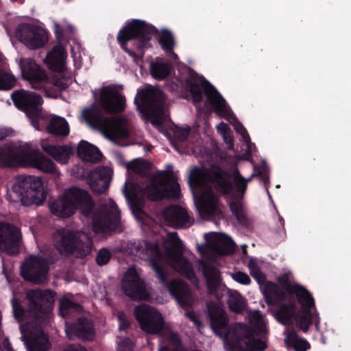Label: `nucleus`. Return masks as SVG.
I'll use <instances>...</instances> for the list:
<instances>
[{"label":"nucleus","instance_id":"nucleus-1","mask_svg":"<svg viewBox=\"0 0 351 351\" xmlns=\"http://www.w3.org/2000/svg\"><path fill=\"white\" fill-rule=\"evenodd\" d=\"M99 104H93L85 108L82 114L83 119L92 128L104 133L117 131L120 126L119 119L108 117L106 113L114 114L123 112L126 107L125 97L114 85L104 86L100 90Z\"/></svg>","mask_w":351,"mask_h":351},{"label":"nucleus","instance_id":"nucleus-2","mask_svg":"<svg viewBox=\"0 0 351 351\" xmlns=\"http://www.w3.org/2000/svg\"><path fill=\"white\" fill-rule=\"evenodd\" d=\"M211 182L214 188L223 196L231 195L234 189L232 175L219 165H213L210 170L193 168L189 178L191 188L207 187L201 196L200 211L207 216L215 215L217 211L219 196L215 195L208 184Z\"/></svg>","mask_w":351,"mask_h":351},{"label":"nucleus","instance_id":"nucleus-3","mask_svg":"<svg viewBox=\"0 0 351 351\" xmlns=\"http://www.w3.org/2000/svg\"><path fill=\"white\" fill-rule=\"evenodd\" d=\"M135 248L136 254L142 259L149 261L160 282L167 288L180 306L184 309L192 307L193 298L189 285L181 280H168L167 272L161 264L162 255L158 244L142 240L136 245Z\"/></svg>","mask_w":351,"mask_h":351},{"label":"nucleus","instance_id":"nucleus-4","mask_svg":"<svg viewBox=\"0 0 351 351\" xmlns=\"http://www.w3.org/2000/svg\"><path fill=\"white\" fill-rule=\"evenodd\" d=\"M158 34L154 25L134 19L119 32L117 40L124 51L137 62L143 60L144 49L152 47V38Z\"/></svg>","mask_w":351,"mask_h":351},{"label":"nucleus","instance_id":"nucleus-5","mask_svg":"<svg viewBox=\"0 0 351 351\" xmlns=\"http://www.w3.org/2000/svg\"><path fill=\"white\" fill-rule=\"evenodd\" d=\"M185 83L194 104L202 102L204 92L207 101L210 104L218 116L226 119L232 114L230 108L217 90L206 79L199 76L191 68L189 69V76L186 78Z\"/></svg>","mask_w":351,"mask_h":351},{"label":"nucleus","instance_id":"nucleus-6","mask_svg":"<svg viewBox=\"0 0 351 351\" xmlns=\"http://www.w3.org/2000/svg\"><path fill=\"white\" fill-rule=\"evenodd\" d=\"M95 203L89 193L78 187L67 189L64 195L51 203V212L60 217L68 218L80 210L85 216L89 215L94 208Z\"/></svg>","mask_w":351,"mask_h":351},{"label":"nucleus","instance_id":"nucleus-7","mask_svg":"<svg viewBox=\"0 0 351 351\" xmlns=\"http://www.w3.org/2000/svg\"><path fill=\"white\" fill-rule=\"evenodd\" d=\"M93 242L91 238L83 232L62 230L58 232L55 247L61 254L73 255L78 258H84L92 252Z\"/></svg>","mask_w":351,"mask_h":351},{"label":"nucleus","instance_id":"nucleus-8","mask_svg":"<svg viewBox=\"0 0 351 351\" xmlns=\"http://www.w3.org/2000/svg\"><path fill=\"white\" fill-rule=\"evenodd\" d=\"M12 192L25 206L40 205L47 198L41 178L34 176H19L12 186Z\"/></svg>","mask_w":351,"mask_h":351},{"label":"nucleus","instance_id":"nucleus-9","mask_svg":"<svg viewBox=\"0 0 351 351\" xmlns=\"http://www.w3.org/2000/svg\"><path fill=\"white\" fill-rule=\"evenodd\" d=\"M165 98L162 91L149 88L141 90L134 98V103L141 112L149 115L154 125L164 123L163 105Z\"/></svg>","mask_w":351,"mask_h":351},{"label":"nucleus","instance_id":"nucleus-10","mask_svg":"<svg viewBox=\"0 0 351 351\" xmlns=\"http://www.w3.org/2000/svg\"><path fill=\"white\" fill-rule=\"evenodd\" d=\"M55 295L56 293L49 289H36L27 292L29 312L37 324L43 325L47 322L48 315L53 307Z\"/></svg>","mask_w":351,"mask_h":351},{"label":"nucleus","instance_id":"nucleus-11","mask_svg":"<svg viewBox=\"0 0 351 351\" xmlns=\"http://www.w3.org/2000/svg\"><path fill=\"white\" fill-rule=\"evenodd\" d=\"M149 199L160 201L164 199H178L180 196V186L178 181L164 172L153 177L145 189Z\"/></svg>","mask_w":351,"mask_h":351},{"label":"nucleus","instance_id":"nucleus-12","mask_svg":"<svg viewBox=\"0 0 351 351\" xmlns=\"http://www.w3.org/2000/svg\"><path fill=\"white\" fill-rule=\"evenodd\" d=\"M11 97L14 106L26 114L34 125L38 124L40 119H43V99L40 95L21 89L14 91Z\"/></svg>","mask_w":351,"mask_h":351},{"label":"nucleus","instance_id":"nucleus-13","mask_svg":"<svg viewBox=\"0 0 351 351\" xmlns=\"http://www.w3.org/2000/svg\"><path fill=\"white\" fill-rule=\"evenodd\" d=\"M93 229L96 233L107 234L121 229V215L117 204L110 199V206L101 208L93 219Z\"/></svg>","mask_w":351,"mask_h":351},{"label":"nucleus","instance_id":"nucleus-14","mask_svg":"<svg viewBox=\"0 0 351 351\" xmlns=\"http://www.w3.org/2000/svg\"><path fill=\"white\" fill-rule=\"evenodd\" d=\"M134 315L141 329L147 334H159L164 328L165 320L162 314L148 304L136 306Z\"/></svg>","mask_w":351,"mask_h":351},{"label":"nucleus","instance_id":"nucleus-15","mask_svg":"<svg viewBox=\"0 0 351 351\" xmlns=\"http://www.w3.org/2000/svg\"><path fill=\"white\" fill-rule=\"evenodd\" d=\"M49 270V263L45 258L31 255L21 265V274L24 280L39 285L47 280Z\"/></svg>","mask_w":351,"mask_h":351},{"label":"nucleus","instance_id":"nucleus-16","mask_svg":"<svg viewBox=\"0 0 351 351\" xmlns=\"http://www.w3.org/2000/svg\"><path fill=\"white\" fill-rule=\"evenodd\" d=\"M18 40L29 49H36L48 41V33L43 28L29 23H20L16 29Z\"/></svg>","mask_w":351,"mask_h":351},{"label":"nucleus","instance_id":"nucleus-17","mask_svg":"<svg viewBox=\"0 0 351 351\" xmlns=\"http://www.w3.org/2000/svg\"><path fill=\"white\" fill-rule=\"evenodd\" d=\"M122 289L132 300L141 301L149 298L145 282L134 268L127 270L122 281Z\"/></svg>","mask_w":351,"mask_h":351},{"label":"nucleus","instance_id":"nucleus-18","mask_svg":"<svg viewBox=\"0 0 351 351\" xmlns=\"http://www.w3.org/2000/svg\"><path fill=\"white\" fill-rule=\"evenodd\" d=\"M54 34L59 43L47 53L45 62L50 70L58 73H63L66 69L65 62L67 53L65 48L60 44V42L63 40L64 31L58 23L54 25Z\"/></svg>","mask_w":351,"mask_h":351},{"label":"nucleus","instance_id":"nucleus-19","mask_svg":"<svg viewBox=\"0 0 351 351\" xmlns=\"http://www.w3.org/2000/svg\"><path fill=\"white\" fill-rule=\"evenodd\" d=\"M21 232L13 224L0 223V252L15 255L20 252Z\"/></svg>","mask_w":351,"mask_h":351},{"label":"nucleus","instance_id":"nucleus-20","mask_svg":"<svg viewBox=\"0 0 351 351\" xmlns=\"http://www.w3.org/2000/svg\"><path fill=\"white\" fill-rule=\"evenodd\" d=\"M170 245L178 252L173 258V268L191 282H197L192 263L182 254V242L177 232L170 234Z\"/></svg>","mask_w":351,"mask_h":351},{"label":"nucleus","instance_id":"nucleus-21","mask_svg":"<svg viewBox=\"0 0 351 351\" xmlns=\"http://www.w3.org/2000/svg\"><path fill=\"white\" fill-rule=\"evenodd\" d=\"M19 66L23 79L27 80L34 89H42L49 80L45 71L32 58H21Z\"/></svg>","mask_w":351,"mask_h":351},{"label":"nucleus","instance_id":"nucleus-22","mask_svg":"<svg viewBox=\"0 0 351 351\" xmlns=\"http://www.w3.org/2000/svg\"><path fill=\"white\" fill-rule=\"evenodd\" d=\"M65 332L70 339L93 340L95 335L94 324L84 317H78L74 322H65Z\"/></svg>","mask_w":351,"mask_h":351},{"label":"nucleus","instance_id":"nucleus-23","mask_svg":"<svg viewBox=\"0 0 351 351\" xmlns=\"http://www.w3.org/2000/svg\"><path fill=\"white\" fill-rule=\"evenodd\" d=\"M208 317L213 332L220 337H226L228 332V318L223 309L215 302L207 304Z\"/></svg>","mask_w":351,"mask_h":351},{"label":"nucleus","instance_id":"nucleus-24","mask_svg":"<svg viewBox=\"0 0 351 351\" xmlns=\"http://www.w3.org/2000/svg\"><path fill=\"white\" fill-rule=\"evenodd\" d=\"M112 171L108 167H98L91 171L88 176V183L95 194L104 193L109 188Z\"/></svg>","mask_w":351,"mask_h":351},{"label":"nucleus","instance_id":"nucleus-25","mask_svg":"<svg viewBox=\"0 0 351 351\" xmlns=\"http://www.w3.org/2000/svg\"><path fill=\"white\" fill-rule=\"evenodd\" d=\"M20 329L22 340L28 351H47L51 348L49 337L41 328L28 334L25 332L23 326H21Z\"/></svg>","mask_w":351,"mask_h":351},{"label":"nucleus","instance_id":"nucleus-26","mask_svg":"<svg viewBox=\"0 0 351 351\" xmlns=\"http://www.w3.org/2000/svg\"><path fill=\"white\" fill-rule=\"evenodd\" d=\"M163 217L165 221L176 228H188L192 225L186 210L178 205L166 207Z\"/></svg>","mask_w":351,"mask_h":351},{"label":"nucleus","instance_id":"nucleus-27","mask_svg":"<svg viewBox=\"0 0 351 351\" xmlns=\"http://www.w3.org/2000/svg\"><path fill=\"white\" fill-rule=\"evenodd\" d=\"M213 236V249L222 256L231 255L234 252L235 243L232 238L223 233H211Z\"/></svg>","mask_w":351,"mask_h":351},{"label":"nucleus","instance_id":"nucleus-28","mask_svg":"<svg viewBox=\"0 0 351 351\" xmlns=\"http://www.w3.org/2000/svg\"><path fill=\"white\" fill-rule=\"evenodd\" d=\"M78 157L85 162L96 163L99 162L103 155L95 145L82 140L77 147Z\"/></svg>","mask_w":351,"mask_h":351},{"label":"nucleus","instance_id":"nucleus-29","mask_svg":"<svg viewBox=\"0 0 351 351\" xmlns=\"http://www.w3.org/2000/svg\"><path fill=\"white\" fill-rule=\"evenodd\" d=\"M202 274L206 280V287L210 294L215 293L220 285L221 274L219 270L213 265L203 263Z\"/></svg>","mask_w":351,"mask_h":351},{"label":"nucleus","instance_id":"nucleus-30","mask_svg":"<svg viewBox=\"0 0 351 351\" xmlns=\"http://www.w3.org/2000/svg\"><path fill=\"white\" fill-rule=\"evenodd\" d=\"M264 297L269 306H276L285 301V293L275 283H269L264 289Z\"/></svg>","mask_w":351,"mask_h":351},{"label":"nucleus","instance_id":"nucleus-31","mask_svg":"<svg viewBox=\"0 0 351 351\" xmlns=\"http://www.w3.org/2000/svg\"><path fill=\"white\" fill-rule=\"evenodd\" d=\"M245 346L241 345L239 342L231 343L228 351H263L267 348L266 343L259 339H255L249 335L247 341H245Z\"/></svg>","mask_w":351,"mask_h":351},{"label":"nucleus","instance_id":"nucleus-32","mask_svg":"<svg viewBox=\"0 0 351 351\" xmlns=\"http://www.w3.org/2000/svg\"><path fill=\"white\" fill-rule=\"evenodd\" d=\"M47 131L56 136H66L69 134V126L64 118L54 116L49 120Z\"/></svg>","mask_w":351,"mask_h":351},{"label":"nucleus","instance_id":"nucleus-33","mask_svg":"<svg viewBox=\"0 0 351 351\" xmlns=\"http://www.w3.org/2000/svg\"><path fill=\"white\" fill-rule=\"evenodd\" d=\"M43 150L58 162L66 163L69 159L68 149L64 146L48 143L42 145Z\"/></svg>","mask_w":351,"mask_h":351},{"label":"nucleus","instance_id":"nucleus-34","mask_svg":"<svg viewBox=\"0 0 351 351\" xmlns=\"http://www.w3.org/2000/svg\"><path fill=\"white\" fill-rule=\"evenodd\" d=\"M291 294L296 296L298 302L301 304V309L315 307V300L312 295L304 287L296 285L295 288Z\"/></svg>","mask_w":351,"mask_h":351},{"label":"nucleus","instance_id":"nucleus-35","mask_svg":"<svg viewBox=\"0 0 351 351\" xmlns=\"http://www.w3.org/2000/svg\"><path fill=\"white\" fill-rule=\"evenodd\" d=\"M32 164L34 167L45 173H53L56 169L55 163L40 152L32 157Z\"/></svg>","mask_w":351,"mask_h":351},{"label":"nucleus","instance_id":"nucleus-36","mask_svg":"<svg viewBox=\"0 0 351 351\" xmlns=\"http://www.w3.org/2000/svg\"><path fill=\"white\" fill-rule=\"evenodd\" d=\"M173 70V66L169 62H153L150 66L152 76L158 80H163L168 77Z\"/></svg>","mask_w":351,"mask_h":351},{"label":"nucleus","instance_id":"nucleus-37","mask_svg":"<svg viewBox=\"0 0 351 351\" xmlns=\"http://www.w3.org/2000/svg\"><path fill=\"white\" fill-rule=\"evenodd\" d=\"M82 311V306L68 298H62L60 301L59 315L66 318L74 313H79Z\"/></svg>","mask_w":351,"mask_h":351},{"label":"nucleus","instance_id":"nucleus-38","mask_svg":"<svg viewBox=\"0 0 351 351\" xmlns=\"http://www.w3.org/2000/svg\"><path fill=\"white\" fill-rule=\"evenodd\" d=\"M295 309L296 306L294 302L281 304L276 312L277 319L283 324L291 321L295 314Z\"/></svg>","mask_w":351,"mask_h":351},{"label":"nucleus","instance_id":"nucleus-39","mask_svg":"<svg viewBox=\"0 0 351 351\" xmlns=\"http://www.w3.org/2000/svg\"><path fill=\"white\" fill-rule=\"evenodd\" d=\"M227 304L230 310L236 313H243L246 307L244 298L237 291L229 295Z\"/></svg>","mask_w":351,"mask_h":351},{"label":"nucleus","instance_id":"nucleus-40","mask_svg":"<svg viewBox=\"0 0 351 351\" xmlns=\"http://www.w3.org/2000/svg\"><path fill=\"white\" fill-rule=\"evenodd\" d=\"M127 168L138 175L146 176L150 171L151 164L144 159L136 158L128 164Z\"/></svg>","mask_w":351,"mask_h":351},{"label":"nucleus","instance_id":"nucleus-41","mask_svg":"<svg viewBox=\"0 0 351 351\" xmlns=\"http://www.w3.org/2000/svg\"><path fill=\"white\" fill-rule=\"evenodd\" d=\"M158 43L161 48L166 52H172L176 45L173 35L167 29H161Z\"/></svg>","mask_w":351,"mask_h":351},{"label":"nucleus","instance_id":"nucleus-42","mask_svg":"<svg viewBox=\"0 0 351 351\" xmlns=\"http://www.w3.org/2000/svg\"><path fill=\"white\" fill-rule=\"evenodd\" d=\"M285 343L287 347L295 351H307L310 348L309 343L304 339L298 338L297 335H289L285 339Z\"/></svg>","mask_w":351,"mask_h":351},{"label":"nucleus","instance_id":"nucleus-43","mask_svg":"<svg viewBox=\"0 0 351 351\" xmlns=\"http://www.w3.org/2000/svg\"><path fill=\"white\" fill-rule=\"evenodd\" d=\"M182 341L177 332H171L167 337V344L162 346L158 351H179Z\"/></svg>","mask_w":351,"mask_h":351},{"label":"nucleus","instance_id":"nucleus-44","mask_svg":"<svg viewBox=\"0 0 351 351\" xmlns=\"http://www.w3.org/2000/svg\"><path fill=\"white\" fill-rule=\"evenodd\" d=\"M312 308L301 309L298 314V324L300 328L305 332L308 330L309 326L312 324Z\"/></svg>","mask_w":351,"mask_h":351},{"label":"nucleus","instance_id":"nucleus-45","mask_svg":"<svg viewBox=\"0 0 351 351\" xmlns=\"http://www.w3.org/2000/svg\"><path fill=\"white\" fill-rule=\"evenodd\" d=\"M16 79L14 76L0 69V90H10L15 84Z\"/></svg>","mask_w":351,"mask_h":351},{"label":"nucleus","instance_id":"nucleus-46","mask_svg":"<svg viewBox=\"0 0 351 351\" xmlns=\"http://www.w3.org/2000/svg\"><path fill=\"white\" fill-rule=\"evenodd\" d=\"M190 131L191 128L189 126L182 128L176 125L173 129V141L177 143H184L188 138Z\"/></svg>","mask_w":351,"mask_h":351},{"label":"nucleus","instance_id":"nucleus-47","mask_svg":"<svg viewBox=\"0 0 351 351\" xmlns=\"http://www.w3.org/2000/svg\"><path fill=\"white\" fill-rule=\"evenodd\" d=\"M112 254L110 251L107 248L100 249L95 258L96 263L99 266H103L108 264L111 259Z\"/></svg>","mask_w":351,"mask_h":351},{"label":"nucleus","instance_id":"nucleus-48","mask_svg":"<svg viewBox=\"0 0 351 351\" xmlns=\"http://www.w3.org/2000/svg\"><path fill=\"white\" fill-rule=\"evenodd\" d=\"M234 186L238 192L240 193H245L247 189V184L245 179L242 176L240 172L237 170L234 172Z\"/></svg>","mask_w":351,"mask_h":351},{"label":"nucleus","instance_id":"nucleus-49","mask_svg":"<svg viewBox=\"0 0 351 351\" xmlns=\"http://www.w3.org/2000/svg\"><path fill=\"white\" fill-rule=\"evenodd\" d=\"M12 305L15 319H17L19 322L22 321L25 314V310L23 307L21 306L20 302L15 298H13L12 300Z\"/></svg>","mask_w":351,"mask_h":351},{"label":"nucleus","instance_id":"nucleus-50","mask_svg":"<svg viewBox=\"0 0 351 351\" xmlns=\"http://www.w3.org/2000/svg\"><path fill=\"white\" fill-rule=\"evenodd\" d=\"M278 282L282 287V289L290 294L295 288V285H292L291 283L290 282L289 277L287 274H282L278 276Z\"/></svg>","mask_w":351,"mask_h":351},{"label":"nucleus","instance_id":"nucleus-51","mask_svg":"<svg viewBox=\"0 0 351 351\" xmlns=\"http://www.w3.org/2000/svg\"><path fill=\"white\" fill-rule=\"evenodd\" d=\"M232 279L237 282L243 285H249L251 283L250 276L243 271H236L231 274Z\"/></svg>","mask_w":351,"mask_h":351},{"label":"nucleus","instance_id":"nucleus-52","mask_svg":"<svg viewBox=\"0 0 351 351\" xmlns=\"http://www.w3.org/2000/svg\"><path fill=\"white\" fill-rule=\"evenodd\" d=\"M12 162V156L7 147H0V165L10 166Z\"/></svg>","mask_w":351,"mask_h":351},{"label":"nucleus","instance_id":"nucleus-53","mask_svg":"<svg viewBox=\"0 0 351 351\" xmlns=\"http://www.w3.org/2000/svg\"><path fill=\"white\" fill-rule=\"evenodd\" d=\"M118 320L119 329L120 330H125L130 327V322L128 321L125 314L123 312H119L118 313Z\"/></svg>","mask_w":351,"mask_h":351},{"label":"nucleus","instance_id":"nucleus-54","mask_svg":"<svg viewBox=\"0 0 351 351\" xmlns=\"http://www.w3.org/2000/svg\"><path fill=\"white\" fill-rule=\"evenodd\" d=\"M118 351H133V344L129 338L123 339L119 344Z\"/></svg>","mask_w":351,"mask_h":351},{"label":"nucleus","instance_id":"nucleus-55","mask_svg":"<svg viewBox=\"0 0 351 351\" xmlns=\"http://www.w3.org/2000/svg\"><path fill=\"white\" fill-rule=\"evenodd\" d=\"M237 131L241 135L245 143H250V137L245 127L239 123V126L237 128Z\"/></svg>","mask_w":351,"mask_h":351},{"label":"nucleus","instance_id":"nucleus-56","mask_svg":"<svg viewBox=\"0 0 351 351\" xmlns=\"http://www.w3.org/2000/svg\"><path fill=\"white\" fill-rule=\"evenodd\" d=\"M229 207L233 215L237 213L238 212L242 210L240 202H239L236 199H232L229 202Z\"/></svg>","mask_w":351,"mask_h":351},{"label":"nucleus","instance_id":"nucleus-57","mask_svg":"<svg viewBox=\"0 0 351 351\" xmlns=\"http://www.w3.org/2000/svg\"><path fill=\"white\" fill-rule=\"evenodd\" d=\"M53 86L58 88L60 90H66L68 87L67 83L63 78H57L53 80Z\"/></svg>","mask_w":351,"mask_h":351},{"label":"nucleus","instance_id":"nucleus-58","mask_svg":"<svg viewBox=\"0 0 351 351\" xmlns=\"http://www.w3.org/2000/svg\"><path fill=\"white\" fill-rule=\"evenodd\" d=\"M257 176H260L264 184L266 185L269 182V172L266 167H264L263 170L258 169Z\"/></svg>","mask_w":351,"mask_h":351},{"label":"nucleus","instance_id":"nucleus-59","mask_svg":"<svg viewBox=\"0 0 351 351\" xmlns=\"http://www.w3.org/2000/svg\"><path fill=\"white\" fill-rule=\"evenodd\" d=\"M124 195L127 199H130L131 195H134L135 193V185L134 183H131L129 186H127V183L125 184L124 186Z\"/></svg>","mask_w":351,"mask_h":351},{"label":"nucleus","instance_id":"nucleus-60","mask_svg":"<svg viewBox=\"0 0 351 351\" xmlns=\"http://www.w3.org/2000/svg\"><path fill=\"white\" fill-rule=\"evenodd\" d=\"M250 274L253 278H254L258 282L261 283V280L265 279V276L262 274L259 267L252 269L250 271Z\"/></svg>","mask_w":351,"mask_h":351},{"label":"nucleus","instance_id":"nucleus-61","mask_svg":"<svg viewBox=\"0 0 351 351\" xmlns=\"http://www.w3.org/2000/svg\"><path fill=\"white\" fill-rule=\"evenodd\" d=\"M256 319H257V324L256 326V328L258 329V332L260 333H263L266 331V327L264 324V323L262 321L261 316L259 315L258 312H257V314L255 316Z\"/></svg>","mask_w":351,"mask_h":351},{"label":"nucleus","instance_id":"nucleus-62","mask_svg":"<svg viewBox=\"0 0 351 351\" xmlns=\"http://www.w3.org/2000/svg\"><path fill=\"white\" fill-rule=\"evenodd\" d=\"M13 133L12 130L0 128V141L4 140L6 137L12 136Z\"/></svg>","mask_w":351,"mask_h":351},{"label":"nucleus","instance_id":"nucleus-63","mask_svg":"<svg viewBox=\"0 0 351 351\" xmlns=\"http://www.w3.org/2000/svg\"><path fill=\"white\" fill-rule=\"evenodd\" d=\"M64 351H86V349L80 345H69Z\"/></svg>","mask_w":351,"mask_h":351},{"label":"nucleus","instance_id":"nucleus-64","mask_svg":"<svg viewBox=\"0 0 351 351\" xmlns=\"http://www.w3.org/2000/svg\"><path fill=\"white\" fill-rule=\"evenodd\" d=\"M237 220L239 221L240 223H243L247 220L245 215L243 213V212L240 210L237 213L234 214Z\"/></svg>","mask_w":351,"mask_h":351}]
</instances>
